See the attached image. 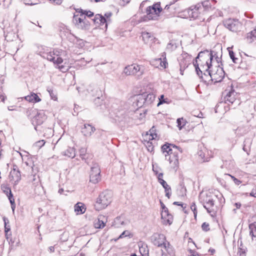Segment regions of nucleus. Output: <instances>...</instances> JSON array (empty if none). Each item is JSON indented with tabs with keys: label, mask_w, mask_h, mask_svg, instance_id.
<instances>
[{
	"label": "nucleus",
	"mask_w": 256,
	"mask_h": 256,
	"mask_svg": "<svg viewBox=\"0 0 256 256\" xmlns=\"http://www.w3.org/2000/svg\"><path fill=\"white\" fill-rule=\"evenodd\" d=\"M216 56V54L214 51L209 52L208 50L202 51L199 52L196 58V62H194L197 74L204 81L206 80L204 78L202 72H206L208 74L210 73L213 58H216L217 62H218L219 58L218 56Z\"/></svg>",
	"instance_id": "f257e3e1"
},
{
	"label": "nucleus",
	"mask_w": 256,
	"mask_h": 256,
	"mask_svg": "<svg viewBox=\"0 0 256 256\" xmlns=\"http://www.w3.org/2000/svg\"><path fill=\"white\" fill-rule=\"evenodd\" d=\"M172 148L178 150L180 153H182V150L180 148L173 144H166L162 146V150L163 152H166L168 154L165 155L166 160H168L170 164H171V166L173 168H175L178 166V157L177 152H173Z\"/></svg>",
	"instance_id": "f03ea898"
},
{
	"label": "nucleus",
	"mask_w": 256,
	"mask_h": 256,
	"mask_svg": "<svg viewBox=\"0 0 256 256\" xmlns=\"http://www.w3.org/2000/svg\"><path fill=\"white\" fill-rule=\"evenodd\" d=\"M162 11V8L160 2L154 4L152 6H148L146 10V15L143 17V20H158L159 14Z\"/></svg>",
	"instance_id": "7ed1b4c3"
},
{
	"label": "nucleus",
	"mask_w": 256,
	"mask_h": 256,
	"mask_svg": "<svg viewBox=\"0 0 256 256\" xmlns=\"http://www.w3.org/2000/svg\"><path fill=\"white\" fill-rule=\"evenodd\" d=\"M111 194L108 191L102 192L96 200L94 208L96 210L106 208L112 201Z\"/></svg>",
	"instance_id": "20e7f679"
},
{
	"label": "nucleus",
	"mask_w": 256,
	"mask_h": 256,
	"mask_svg": "<svg viewBox=\"0 0 256 256\" xmlns=\"http://www.w3.org/2000/svg\"><path fill=\"white\" fill-rule=\"evenodd\" d=\"M144 66L132 64L126 66L124 69L123 72L126 76H136L138 78H140L144 74Z\"/></svg>",
	"instance_id": "39448f33"
},
{
	"label": "nucleus",
	"mask_w": 256,
	"mask_h": 256,
	"mask_svg": "<svg viewBox=\"0 0 256 256\" xmlns=\"http://www.w3.org/2000/svg\"><path fill=\"white\" fill-rule=\"evenodd\" d=\"M210 80L214 82H220L224 76V72L222 68L216 67L214 69L210 70V73H208Z\"/></svg>",
	"instance_id": "423d86ee"
},
{
	"label": "nucleus",
	"mask_w": 256,
	"mask_h": 256,
	"mask_svg": "<svg viewBox=\"0 0 256 256\" xmlns=\"http://www.w3.org/2000/svg\"><path fill=\"white\" fill-rule=\"evenodd\" d=\"M35 116L32 119V124L34 126V129L38 130V126L41 125L44 121L46 119V116L43 110H35Z\"/></svg>",
	"instance_id": "0eeeda50"
},
{
	"label": "nucleus",
	"mask_w": 256,
	"mask_h": 256,
	"mask_svg": "<svg viewBox=\"0 0 256 256\" xmlns=\"http://www.w3.org/2000/svg\"><path fill=\"white\" fill-rule=\"evenodd\" d=\"M224 26L233 32L240 31L242 24L238 20L229 18L224 22Z\"/></svg>",
	"instance_id": "6e6552de"
},
{
	"label": "nucleus",
	"mask_w": 256,
	"mask_h": 256,
	"mask_svg": "<svg viewBox=\"0 0 256 256\" xmlns=\"http://www.w3.org/2000/svg\"><path fill=\"white\" fill-rule=\"evenodd\" d=\"M100 170L98 164H93L90 168V181L93 184L98 183L100 180Z\"/></svg>",
	"instance_id": "1a4fd4ad"
},
{
	"label": "nucleus",
	"mask_w": 256,
	"mask_h": 256,
	"mask_svg": "<svg viewBox=\"0 0 256 256\" xmlns=\"http://www.w3.org/2000/svg\"><path fill=\"white\" fill-rule=\"evenodd\" d=\"M84 14H81L80 16L78 15L74 16V21L75 22L76 26L78 28L82 30L88 28L90 26L89 22Z\"/></svg>",
	"instance_id": "9d476101"
},
{
	"label": "nucleus",
	"mask_w": 256,
	"mask_h": 256,
	"mask_svg": "<svg viewBox=\"0 0 256 256\" xmlns=\"http://www.w3.org/2000/svg\"><path fill=\"white\" fill-rule=\"evenodd\" d=\"M236 92L233 90L226 92V96H224V100L225 103L228 104V105L231 104H234V108L240 104V100L236 98Z\"/></svg>",
	"instance_id": "9b49d317"
},
{
	"label": "nucleus",
	"mask_w": 256,
	"mask_h": 256,
	"mask_svg": "<svg viewBox=\"0 0 256 256\" xmlns=\"http://www.w3.org/2000/svg\"><path fill=\"white\" fill-rule=\"evenodd\" d=\"M202 6L200 3L197 4L194 6H192L188 10L190 17L194 19L200 17V15L204 12L202 10Z\"/></svg>",
	"instance_id": "f8f14e48"
},
{
	"label": "nucleus",
	"mask_w": 256,
	"mask_h": 256,
	"mask_svg": "<svg viewBox=\"0 0 256 256\" xmlns=\"http://www.w3.org/2000/svg\"><path fill=\"white\" fill-rule=\"evenodd\" d=\"M204 207L208 213L210 214L214 212V200L210 195L206 194L202 200Z\"/></svg>",
	"instance_id": "ddd939ff"
},
{
	"label": "nucleus",
	"mask_w": 256,
	"mask_h": 256,
	"mask_svg": "<svg viewBox=\"0 0 256 256\" xmlns=\"http://www.w3.org/2000/svg\"><path fill=\"white\" fill-rule=\"evenodd\" d=\"M151 240L154 246L158 247H162L166 241V238L164 234L158 233L154 234L151 237Z\"/></svg>",
	"instance_id": "4468645a"
},
{
	"label": "nucleus",
	"mask_w": 256,
	"mask_h": 256,
	"mask_svg": "<svg viewBox=\"0 0 256 256\" xmlns=\"http://www.w3.org/2000/svg\"><path fill=\"white\" fill-rule=\"evenodd\" d=\"M160 204L162 208V210L161 212L162 218L164 220L166 224H170L172 222V216L171 214H168V208L162 202H160Z\"/></svg>",
	"instance_id": "2eb2a0df"
},
{
	"label": "nucleus",
	"mask_w": 256,
	"mask_h": 256,
	"mask_svg": "<svg viewBox=\"0 0 256 256\" xmlns=\"http://www.w3.org/2000/svg\"><path fill=\"white\" fill-rule=\"evenodd\" d=\"M17 32L18 30H13L11 28H7L6 31L4 32L6 40L9 42L16 40L18 38Z\"/></svg>",
	"instance_id": "dca6fc26"
},
{
	"label": "nucleus",
	"mask_w": 256,
	"mask_h": 256,
	"mask_svg": "<svg viewBox=\"0 0 256 256\" xmlns=\"http://www.w3.org/2000/svg\"><path fill=\"white\" fill-rule=\"evenodd\" d=\"M96 128L91 124H84L81 128V132L86 138L90 137L95 132Z\"/></svg>",
	"instance_id": "f3484780"
},
{
	"label": "nucleus",
	"mask_w": 256,
	"mask_h": 256,
	"mask_svg": "<svg viewBox=\"0 0 256 256\" xmlns=\"http://www.w3.org/2000/svg\"><path fill=\"white\" fill-rule=\"evenodd\" d=\"M52 52L53 55L56 57V64L58 65L61 64L63 62L64 58L66 55V51L59 49H55Z\"/></svg>",
	"instance_id": "a211bd4d"
},
{
	"label": "nucleus",
	"mask_w": 256,
	"mask_h": 256,
	"mask_svg": "<svg viewBox=\"0 0 256 256\" xmlns=\"http://www.w3.org/2000/svg\"><path fill=\"white\" fill-rule=\"evenodd\" d=\"M9 178L10 181L14 182V184L16 186L21 180V174L19 170H12L10 173Z\"/></svg>",
	"instance_id": "6ab92c4d"
},
{
	"label": "nucleus",
	"mask_w": 256,
	"mask_h": 256,
	"mask_svg": "<svg viewBox=\"0 0 256 256\" xmlns=\"http://www.w3.org/2000/svg\"><path fill=\"white\" fill-rule=\"evenodd\" d=\"M93 20L94 23L98 24L100 25H103L105 24L106 27H107L106 20V18L102 15L100 14H96Z\"/></svg>",
	"instance_id": "aec40b11"
},
{
	"label": "nucleus",
	"mask_w": 256,
	"mask_h": 256,
	"mask_svg": "<svg viewBox=\"0 0 256 256\" xmlns=\"http://www.w3.org/2000/svg\"><path fill=\"white\" fill-rule=\"evenodd\" d=\"M162 247H163L165 249L167 253L170 256H175V251L173 246L168 241H166L165 242V243L163 244Z\"/></svg>",
	"instance_id": "412c9836"
},
{
	"label": "nucleus",
	"mask_w": 256,
	"mask_h": 256,
	"mask_svg": "<svg viewBox=\"0 0 256 256\" xmlns=\"http://www.w3.org/2000/svg\"><path fill=\"white\" fill-rule=\"evenodd\" d=\"M144 98H145V96H144V93H142V94H138L136 96V104L138 107L141 108L144 105L146 106V99Z\"/></svg>",
	"instance_id": "4be33fe9"
},
{
	"label": "nucleus",
	"mask_w": 256,
	"mask_h": 256,
	"mask_svg": "<svg viewBox=\"0 0 256 256\" xmlns=\"http://www.w3.org/2000/svg\"><path fill=\"white\" fill-rule=\"evenodd\" d=\"M86 210L85 206L82 202H78L74 206V210L77 214H83Z\"/></svg>",
	"instance_id": "5701e85b"
},
{
	"label": "nucleus",
	"mask_w": 256,
	"mask_h": 256,
	"mask_svg": "<svg viewBox=\"0 0 256 256\" xmlns=\"http://www.w3.org/2000/svg\"><path fill=\"white\" fill-rule=\"evenodd\" d=\"M246 40L248 43L256 41V29H254L247 34Z\"/></svg>",
	"instance_id": "b1692460"
},
{
	"label": "nucleus",
	"mask_w": 256,
	"mask_h": 256,
	"mask_svg": "<svg viewBox=\"0 0 256 256\" xmlns=\"http://www.w3.org/2000/svg\"><path fill=\"white\" fill-rule=\"evenodd\" d=\"M142 40L145 43H148L149 42H154V38L150 32H144L142 33Z\"/></svg>",
	"instance_id": "393cba45"
},
{
	"label": "nucleus",
	"mask_w": 256,
	"mask_h": 256,
	"mask_svg": "<svg viewBox=\"0 0 256 256\" xmlns=\"http://www.w3.org/2000/svg\"><path fill=\"white\" fill-rule=\"evenodd\" d=\"M145 96L146 106L151 104L155 100V96L152 93L144 92Z\"/></svg>",
	"instance_id": "a878e982"
},
{
	"label": "nucleus",
	"mask_w": 256,
	"mask_h": 256,
	"mask_svg": "<svg viewBox=\"0 0 256 256\" xmlns=\"http://www.w3.org/2000/svg\"><path fill=\"white\" fill-rule=\"evenodd\" d=\"M25 99L27 101L32 102H39L41 100V99L38 96L34 93H32L30 95L25 96Z\"/></svg>",
	"instance_id": "bb28decb"
},
{
	"label": "nucleus",
	"mask_w": 256,
	"mask_h": 256,
	"mask_svg": "<svg viewBox=\"0 0 256 256\" xmlns=\"http://www.w3.org/2000/svg\"><path fill=\"white\" fill-rule=\"evenodd\" d=\"M214 0H212L210 2V0H205L202 3H200L202 6V10L204 12V11L208 10L209 9L212 8V3L214 4Z\"/></svg>",
	"instance_id": "cd10ccee"
},
{
	"label": "nucleus",
	"mask_w": 256,
	"mask_h": 256,
	"mask_svg": "<svg viewBox=\"0 0 256 256\" xmlns=\"http://www.w3.org/2000/svg\"><path fill=\"white\" fill-rule=\"evenodd\" d=\"M250 230V234L253 240H256V222L251 224L249 225Z\"/></svg>",
	"instance_id": "c85d7f7f"
},
{
	"label": "nucleus",
	"mask_w": 256,
	"mask_h": 256,
	"mask_svg": "<svg viewBox=\"0 0 256 256\" xmlns=\"http://www.w3.org/2000/svg\"><path fill=\"white\" fill-rule=\"evenodd\" d=\"M125 222L124 218L121 216L116 217L114 222L113 226L116 228H120L122 226L124 225Z\"/></svg>",
	"instance_id": "c756f323"
},
{
	"label": "nucleus",
	"mask_w": 256,
	"mask_h": 256,
	"mask_svg": "<svg viewBox=\"0 0 256 256\" xmlns=\"http://www.w3.org/2000/svg\"><path fill=\"white\" fill-rule=\"evenodd\" d=\"M63 154L69 158H74L76 156L75 150L73 148H68L63 152Z\"/></svg>",
	"instance_id": "7c9ffc66"
},
{
	"label": "nucleus",
	"mask_w": 256,
	"mask_h": 256,
	"mask_svg": "<svg viewBox=\"0 0 256 256\" xmlns=\"http://www.w3.org/2000/svg\"><path fill=\"white\" fill-rule=\"evenodd\" d=\"M228 50L229 56L232 62L235 64L239 63L240 60L238 58L235 57V54L234 52L230 50V48H228Z\"/></svg>",
	"instance_id": "2f4dec72"
},
{
	"label": "nucleus",
	"mask_w": 256,
	"mask_h": 256,
	"mask_svg": "<svg viewBox=\"0 0 256 256\" xmlns=\"http://www.w3.org/2000/svg\"><path fill=\"white\" fill-rule=\"evenodd\" d=\"M74 42L76 46H77L78 48H82L84 46V41L78 38H75Z\"/></svg>",
	"instance_id": "473e14b6"
},
{
	"label": "nucleus",
	"mask_w": 256,
	"mask_h": 256,
	"mask_svg": "<svg viewBox=\"0 0 256 256\" xmlns=\"http://www.w3.org/2000/svg\"><path fill=\"white\" fill-rule=\"evenodd\" d=\"M94 225L96 228H102L104 226L105 224L102 220H100V218H98V220L94 223Z\"/></svg>",
	"instance_id": "72a5a7b5"
},
{
	"label": "nucleus",
	"mask_w": 256,
	"mask_h": 256,
	"mask_svg": "<svg viewBox=\"0 0 256 256\" xmlns=\"http://www.w3.org/2000/svg\"><path fill=\"white\" fill-rule=\"evenodd\" d=\"M176 122L180 130H181L186 124V121L182 118H178Z\"/></svg>",
	"instance_id": "f704fd0d"
},
{
	"label": "nucleus",
	"mask_w": 256,
	"mask_h": 256,
	"mask_svg": "<svg viewBox=\"0 0 256 256\" xmlns=\"http://www.w3.org/2000/svg\"><path fill=\"white\" fill-rule=\"evenodd\" d=\"M125 118L126 116H124L123 113L122 112L119 115L116 114L114 119L115 120L116 122H117L119 123H121L124 121V120L125 119Z\"/></svg>",
	"instance_id": "c9c22d12"
},
{
	"label": "nucleus",
	"mask_w": 256,
	"mask_h": 256,
	"mask_svg": "<svg viewBox=\"0 0 256 256\" xmlns=\"http://www.w3.org/2000/svg\"><path fill=\"white\" fill-rule=\"evenodd\" d=\"M156 62L157 64H159L160 66L163 68H166V66L168 64L166 60V58H164L163 60H162L161 58H158L156 60Z\"/></svg>",
	"instance_id": "e433bc0d"
},
{
	"label": "nucleus",
	"mask_w": 256,
	"mask_h": 256,
	"mask_svg": "<svg viewBox=\"0 0 256 256\" xmlns=\"http://www.w3.org/2000/svg\"><path fill=\"white\" fill-rule=\"evenodd\" d=\"M2 190L3 192L8 196V195L12 194L11 190L10 188L8 187L6 185L1 186Z\"/></svg>",
	"instance_id": "4c0bfd02"
},
{
	"label": "nucleus",
	"mask_w": 256,
	"mask_h": 256,
	"mask_svg": "<svg viewBox=\"0 0 256 256\" xmlns=\"http://www.w3.org/2000/svg\"><path fill=\"white\" fill-rule=\"evenodd\" d=\"M46 58L48 60L52 62L54 64H56V57L53 55V52H49L46 54Z\"/></svg>",
	"instance_id": "58836bf2"
},
{
	"label": "nucleus",
	"mask_w": 256,
	"mask_h": 256,
	"mask_svg": "<svg viewBox=\"0 0 256 256\" xmlns=\"http://www.w3.org/2000/svg\"><path fill=\"white\" fill-rule=\"evenodd\" d=\"M140 252L142 256H148V250L144 247L142 246L140 248Z\"/></svg>",
	"instance_id": "ea45409f"
},
{
	"label": "nucleus",
	"mask_w": 256,
	"mask_h": 256,
	"mask_svg": "<svg viewBox=\"0 0 256 256\" xmlns=\"http://www.w3.org/2000/svg\"><path fill=\"white\" fill-rule=\"evenodd\" d=\"M190 209L193 212L194 217V218L196 219V218L198 212H197L196 206L195 202H192L191 204Z\"/></svg>",
	"instance_id": "a19ab883"
},
{
	"label": "nucleus",
	"mask_w": 256,
	"mask_h": 256,
	"mask_svg": "<svg viewBox=\"0 0 256 256\" xmlns=\"http://www.w3.org/2000/svg\"><path fill=\"white\" fill-rule=\"evenodd\" d=\"M164 189V192L166 193V196L168 198H170L171 194H172V189L170 186H169L167 187H166Z\"/></svg>",
	"instance_id": "79ce46f5"
},
{
	"label": "nucleus",
	"mask_w": 256,
	"mask_h": 256,
	"mask_svg": "<svg viewBox=\"0 0 256 256\" xmlns=\"http://www.w3.org/2000/svg\"><path fill=\"white\" fill-rule=\"evenodd\" d=\"M79 12H80L81 14H84V16L86 17L87 16L88 17H92L94 16V13L90 11H84L80 9L79 11Z\"/></svg>",
	"instance_id": "37998d69"
},
{
	"label": "nucleus",
	"mask_w": 256,
	"mask_h": 256,
	"mask_svg": "<svg viewBox=\"0 0 256 256\" xmlns=\"http://www.w3.org/2000/svg\"><path fill=\"white\" fill-rule=\"evenodd\" d=\"M86 152V149L84 148H82L80 150V156L82 160L85 159V156Z\"/></svg>",
	"instance_id": "c03bdc74"
},
{
	"label": "nucleus",
	"mask_w": 256,
	"mask_h": 256,
	"mask_svg": "<svg viewBox=\"0 0 256 256\" xmlns=\"http://www.w3.org/2000/svg\"><path fill=\"white\" fill-rule=\"evenodd\" d=\"M176 46L175 43L173 42L172 41H170L167 45V49L170 50H172L176 49Z\"/></svg>",
	"instance_id": "a18cd8bd"
},
{
	"label": "nucleus",
	"mask_w": 256,
	"mask_h": 256,
	"mask_svg": "<svg viewBox=\"0 0 256 256\" xmlns=\"http://www.w3.org/2000/svg\"><path fill=\"white\" fill-rule=\"evenodd\" d=\"M3 220L4 222V230L6 232H8V231L10 230V226H7V223H8V220L7 218L4 217L3 218Z\"/></svg>",
	"instance_id": "49530a36"
},
{
	"label": "nucleus",
	"mask_w": 256,
	"mask_h": 256,
	"mask_svg": "<svg viewBox=\"0 0 256 256\" xmlns=\"http://www.w3.org/2000/svg\"><path fill=\"white\" fill-rule=\"evenodd\" d=\"M156 130L154 126H152L150 130V134L152 137V139H154L156 137V134L155 132Z\"/></svg>",
	"instance_id": "de8ad7c7"
},
{
	"label": "nucleus",
	"mask_w": 256,
	"mask_h": 256,
	"mask_svg": "<svg viewBox=\"0 0 256 256\" xmlns=\"http://www.w3.org/2000/svg\"><path fill=\"white\" fill-rule=\"evenodd\" d=\"M45 144L44 140H39L34 144V146L38 148H42Z\"/></svg>",
	"instance_id": "09e8293b"
},
{
	"label": "nucleus",
	"mask_w": 256,
	"mask_h": 256,
	"mask_svg": "<svg viewBox=\"0 0 256 256\" xmlns=\"http://www.w3.org/2000/svg\"><path fill=\"white\" fill-rule=\"evenodd\" d=\"M159 102L158 104V106H159L160 104H162L164 103H167L166 100H168V98L165 99L164 98V95H161L160 96V98H159Z\"/></svg>",
	"instance_id": "8fccbe9b"
},
{
	"label": "nucleus",
	"mask_w": 256,
	"mask_h": 256,
	"mask_svg": "<svg viewBox=\"0 0 256 256\" xmlns=\"http://www.w3.org/2000/svg\"><path fill=\"white\" fill-rule=\"evenodd\" d=\"M202 230L205 232H208L210 230L209 224L206 222H204L202 225Z\"/></svg>",
	"instance_id": "3c124183"
},
{
	"label": "nucleus",
	"mask_w": 256,
	"mask_h": 256,
	"mask_svg": "<svg viewBox=\"0 0 256 256\" xmlns=\"http://www.w3.org/2000/svg\"><path fill=\"white\" fill-rule=\"evenodd\" d=\"M239 252H240V253H246V248H244L243 246H242V240H240V247H239Z\"/></svg>",
	"instance_id": "603ef678"
},
{
	"label": "nucleus",
	"mask_w": 256,
	"mask_h": 256,
	"mask_svg": "<svg viewBox=\"0 0 256 256\" xmlns=\"http://www.w3.org/2000/svg\"><path fill=\"white\" fill-rule=\"evenodd\" d=\"M94 102L96 104L100 105V104H101L102 102V100L98 96L94 100Z\"/></svg>",
	"instance_id": "864d4df0"
},
{
	"label": "nucleus",
	"mask_w": 256,
	"mask_h": 256,
	"mask_svg": "<svg viewBox=\"0 0 256 256\" xmlns=\"http://www.w3.org/2000/svg\"><path fill=\"white\" fill-rule=\"evenodd\" d=\"M160 182H159V183H160L162 186V187L165 188L166 187L169 186V185L166 183V182L164 180H160Z\"/></svg>",
	"instance_id": "5fc2aeb1"
},
{
	"label": "nucleus",
	"mask_w": 256,
	"mask_h": 256,
	"mask_svg": "<svg viewBox=\"0 0 256 256\" xmlns=\"http://www.w3.org/2000/svg\"><path fill=\"white\" fill-rule=\"evenodd\" d=\"M130 232L128 231L125 230L122 233V234L120 236L119 238H123L125 236H128Z\"/></svg>",
	"instance_id": "6e6d98bb"
},
{
	"label": "nucleus",
	"mask_w": 256,
	"mask_h": 256,
	"mask_svg": "<svg viewBox=\"0 0 256 256\" xmlns=\"http://www.w3.org/2000/svg\"><path fill=\"white\" fill-rule=\"evenodd\" d=\"M8 198L10 203V204H15L14 200V196L12 194H10V195L8 196Z\"/></svg>",
	"instance_id": "4d7b16f0"
},
{
	"label": "nucleus",
	"mask_w": 256,
	"mask_h": 256,
	"mask_svg": "<svg viewBox=\"0 0 256 256\" xmlns=\"http://www.w3.org/2000/svg\"><path fill=\"white\" fill-rule=\"evenodd\" d=\"M173 204L174 205H177V206H181L184 209L186 208V204H184L182 202H174Z\"/></svg>",
	"instance_id": "13d9d810"
},
{
	"label": "nucleus",
	"mask_w": 256,
	"mask_h": 256,
	"mask_svg": "<svg viewBox=\"0 0 256 256\" xmlns=\"http://www.w3.org/2000/svg\"><path fill=\"white\" fill-rule=\"evenodd\" d=\"M58 68L60 70H61L62 72H66L68 70V68H67L65 67L64 66L62 65L60 66V64H58Z\"/></svg>",
	"instance_id": "bf43d9fd"
},
{
	"label": "nucleus",
	"mask_w": 256,
	"mask_h": 256,
	"mask_svg": "<svg viewBox=\"0 0 256 256\" xmlns=\"http://www.w3.org/2000/svg\"><path fill=\"white\" fill-rule=\"evenodd\" d=\"M156 175H157V178H158V182H160V180H163V175H164L163 173H162V172L158 173V174Z\"/></svg>",
	"instance_id": "052dcab7"
},
{
	"label": "nucleus",
	"mask_w": 256,
	"mask_h": 256,
	"mask_svg": "<svg viewBox=\"0 0 256 256\" xmlns=\"http://www.w3.org/2000/svg\"><path fill=\"white\" fill-rule=\"evenodd\" d=\"M250 196L256 198V186L255 188H253L250 193Z\"/></svg>",
	"instance_id": "680f3d73"
},
{
	"label": "nucleus",
	"mask_w": 256,
	"mask_h": 256,
	"mask_svg": "<svg viewBox=\"0 0 256 256\" xmlns=\"http://www.w3.org/2000/svg\"><path fill=\"white\" fill-rule=\"evenodd\" d=\"M158 168L157 166H155L154 164L152 165V170L154 172L155 174H158Z\"/></svg>",
	"instance_id": "e2e57ef3"
},
{
	"label": "nucleus",
	"mask_w": 256,
	"mask_h": 256,
	"mask_svg": "<svg viewBox=\"0 0 256 256\" xmlns=\"http://www.w3.org/2000/svg\"><path fill=\"white\" fill-rule=\"evenodd\" d=\"M234 182L235 183V184H236L237 185L240 184L242 182L240 180H239L236 178H234Z\"/></svg>",
	"instance_id": "0e129e2a"
},
{
	"label": "nucleus",
	"mask_w": 256,
	"mask_h": 256,
	"mask_svg": "<svg viewBox=\"0 0 256 256\" xmlns=\"http://www.w3.org/2000/svg\"><path fill=\"white\" fill-rule=\"evenodd\" d=\"M246 141L245 140L244 142V146H243V150L244 152H246L247 154H248V150L247 148H246Z\"/></svg>",
	"instance_id": "69168bd1"
},
{
	"label": "nucleus",
	"mask_w": 256,
	"mask_h": 256,
	"mask_svg": "<svg viewBox=\"0 0 256 256\" xmlns=\"http://www.w3.org/2000/svg\"><path fill=\"white\" fill-rule=\"evenodd\" d=\"M48 249L50 252H54V248L53 246H50Z\"/></svg>",
	"instance_id": "338daca9"
},
{
	"label": "nucleus",
	"mask_w": 256,
	"mask_h": 256,
	"mask_svg": "<svg viewBox=\"0 0 256 256\" xmlns=\"http://www.w3.org/2000/svg\"><path fill=\"white\" fill-rule=\"evenodd\" d=\"M112 16V13L111 12H107L106 14H104V16L107 18H110Z\"/></svg>",
	"instance_id": "774afa93"
}]
</instances>
